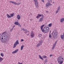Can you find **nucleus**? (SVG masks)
I'll list each match as a JSON object with an SVG mask.
<instances>
[{
	"mask_svg": "<svg viewBox=\"0 0 64 64\" xmlns=\"http://www.w3.org/2000/svg\"><path fill=\"white\" fill-rule=\"evenodd\" d=\"M6 16L8 18H11L10 16L8 14H7Z\"/></svg>",
	"mask_w": 64,
	"mask_h": 64,
	"instance_id": "nucleus-17",
	"label": "nucleus"
},
{
	"mask_svg": "<svg viewBox=\"0 0 64 64\" xmlns=\"http://www.w3.org/2000/svg\"><path fill=\"white\" fill-rule=\"evenodd\" d=\"M25 33H26L25 32H24Z\"/></svg>",
	"mask_w": 64,
	"mask_h": 64,
	"instance_id": "nucleus-56",
	"label": "nucleus"
},
{
	"mask_svg": "<svg viewBox=\"0 0 64 64\" xmlns=\"http://www.w3.org/2000/svg\"><path fill=\"white\" fill-rule=\"evenodd\" d=\"M4 37H5L6 38V40L7 39V38H8V37L6 35H5V36H4Z\"/></svg>",
	"mask_w": 64,
	"mask_h": 64,
	"instance_id": "nucleus-20",
	"label": "nucleus"
},
{
	"mask_svg": "<svg viewBox=\"0 0 64 64\" xmlns=\"http://www.w3.org/2000/svg\"><path fill=\"white\" fill-rule=\"evenodd\" d=\"M14 27H15V26H14L13 27V28H14Z\"/></svg>",
	"mask_w": 64,
	"mask_h": 64,
	"instance_id": "nucleus-51",
	"label": "nucleus"
},
{
	"mask_svg": "<svg viewBox=\"0 0 64 64\" xmlns=\"http://www.w3.org/2000/svg\"><path fill=\"white\" fill-rule=\"evenodd\" d=\"M50 32H51L50 31Z\"/></svg>",
	"mask_w": 64,
	"mask_h": 64,
	"instance_id": "nucleus-58",
	"label": "nucleus"
},
{
	"mask_svg": "<svg viewBox=\"0 0 64 64\" xmlns=\"http://www.w3.org/2000/svg\"><path fill=\"white\" fill-rule=\"evenodd\" d=\"M12 2V1H10V2Z\"/></svg>",
	"mask_w": 64,
	"mask_h": 64,
	"instance_id": "nucleus-52",
	"label": "nucleus"
},
{
	"mask_svg": "<svg viewBox=\"0 0 64 64\" xmlns=\"http://www.w3.org/2000/svg\"><path fill=\"white\" fill-rule=\"evenodd\" d=\"M57 42H55V43L54 44L56 45V43H57Z\"/></svg>",
	"mask_w": 64,
	"mask_h": 64,
	"instance_id": "nucleus-38",
	"label": "nucleus"
},
{
	"mask_svg": "<svg viewBox=\"0 0 64 64\" xmlns=\"http://www.w3.org/2000/svg\"><path fill=\"white\" fill-rule=\"evenodd\" d=\"M48 1L49 2H47L46 4V7L47 8H48V7H49L50 6H51L52 5V4H51L50 3V0H48Z\"/></svg>",
	"mask_w": 64,
	"mask_h": 64,
	"instance_id": "nucleus-6",
	"label": "nucleus"
},
{
	"mask_svg": "<svg viewBox=\"0 0 64 64\" xmlns=\"http://www.w3.org/2000/svg\"><path fill=\"white\" fill-rule=\"evenodd\" d=\"M46 62H47V59H46L45 60L44 63H46Z\"/></svg>",
	"mask_w": 64,
	"mask_h": 64,
	"instance_id": "nucleus-23",
	"label": "nucleus"
},
{
	"mask_svg": "<svg viewBox=\"0 0 64 64\" xmlns=\"http://www.w3.org/2000/svg\"><path fill=\"white\" fill-rule=\"evenodd\" d=\"M52 36H53V37L54 39L56 38L58 35V32L57 31H56L55 32H52Z\"/></svg>",
	"mask_w": 64,
	"mask_h": 64,
	"instance_id": "nucleus-4",
	"label": "nucleus"
},
{
	"mask_svg": "<svg viewBox=\"0 0 64 64\" xmlns=\"http://www.w3.org/2000/svg\"><path fill=\"white\" fill-rule=\"evenodd\" d=\"M15 5H19L18 4H17L16 2Z\"/></svg>",
	"mask_w": 64,
	"mask_h": 64,
	"instance_id": "nucleus-42",
	"label": "nucleus"
},
{
	"mask_svg": "<svg viewBox=\"0 0 64 64\" xmlns=\"http://www.w3.org/2000/svg\"><path fill=\"white\" fill-rule=\"evenodd\" d=\"M30 35L32 37H34V34L33 33H31L30 34Z\"/></svg>",
	"mask_w": 64,
	"mask_h": 64,
	"instance_id": "nucleus-12",
	"label": "nucleus"
},
{
	"mask_svg": "<svg viewBox=\"0 0 64 64\" xmlns=\"http://www.w3.org/2000/svg\"><path fill=\"white\" fill-rule=\"evenodd\" d=\"M18 5H20V3H19L18 4Z\"/></svg>",
	"mask_w": 64,
	"mask_h": 64,
	"instance_id": "nucleus-50",
	"label": "nucleus"
},
{
	"mask_svg": "<svg viewBox=\"0 0 64 64\" xmlns=\"http://www.w3.org/2000/svg\"><path fill=\"white\" fill-rule=\"evenodd\" d=\"M21 41H24V40L22 39L21 40Z\"/></svg>",
	"mask_w": 64,
	"mask_h": 64,
	"instance_id": "nucleus-39",
	"label": "nucleus"
},
{
	"mask_svg": "<svg viewBox=\"0 0 64 64\" xmlns=\"http://www.w3.org/2000/svg\"><path fill=\"white\" fill-rule=\"evenodd\" d=\"M56 45V44H54L53 47H55V46Z\"/></svg>",
	"mask_w": 64,
	"mask_h": 64,
	"instance_id": "nucleus-32",
	"label": "nucleus"
},
{
	"mask_svg": "<svg viewBox=\"0 0 64 64\" xmlns=\"http://www.w3.org/2000/svg\"><path fill=\"white\" fill-rule=\"evenodd\" d=\"M34 2H35L36 6L37 8H38V2L36 0H34Z\"/></svg>",
	"mask_w": 64,
	"mask_h": 64,
	"instance_id": "nucleus-9",
	"label": "nucleus"
},
{
	"mask_svg": "<svg viewBox=\"0 0 64 64\" xmlns=\"http://www.w3.org/2000/svg\"><path fill=\"white\" fill-rule=\"evenodd\" d=\"M59 12V10H57L56 12V13H57L58 12Z\"/></svg>",
	"mask_w": 64,
	"mask_h": 64,
	"instance_id": "nucleus-34",
	"label": "nucleus"
},
{
	"mask_svg": "<svg viewBox=\"0 0 64 64\" xmlns=\"http://www.w3.org/2000/svg\"><path fill=\"white\" fill-rule=\"evenodd\" d=\"M43 27H42V26H40V28H41V30L42 31V30H43Z\"/></svg>",
	"mask_w": 64,
	"mask_h": 64,
	"instance_id": "nucleus-22",
	"label": "nucleus"
},
{
	"mask_svg": "<svg viewBox=\"0 0 64 64\" xmlns=\"http://www.w3.org/2000/svg\"><path fill=\"white\" fill-rule=\"evenodd\" d=\"M42 36V34H40L38 35V36H39V37H41Z\"/></svg>",
	"mask_w": 64,
	"mask_h": 64,
	"instance_id": "nucleus-30",
	"label": "nucleus"
},
{
	"mask_svg": "<svg viewBox=\"0 0 64 64\" xmlns=\"http://www.w3.org/2000/svg\"><path fill=\"white\" fill-rule=\"evenodd\" d=\"M42 43V41L41 40L39 42L38 44L36 45L37 47H39L40 45H41V44Z\"/></svg>",
	"mask_w": 64,
	"mask_h": 64,
	"instance_id": "nucleus-8",
	"label": "nucleus"
},
{
	"mask_svg": "<svg viewBox=\"0 0 64 64\" xmlns=\"http://www.w3.org/2000/svg\"><path fill=\"white\" fill-rule=\"evenodd\" d=\"M49 31V28L47 27H45L43 30H42V32L47 33Z\"/></svg>",
	"mask_w": 64,
	"mask_h": 64,
	"instance_id": "nucleus-3",
	"label": "nucleus"
},
{
	"mask_svg": "<svg viewBox=\"0 0 64 64\" xmlns=\"http://www.w3.org/2000/svg\"><path fill=\"white\" fill-rule=\"evenodd\" d=\"M47 58V56H44V58Z\"/></svg>",
	"mask_w": 64,
	"mask_h": 64,
	"instance_id": "nucleus-33",
	"label": "nucleus"
},
{
	"mask_svg": "<svg viewBox=\"0 0 64 64\" xmlns=\"http://www.w3.org/2000/svg\"><path fill=\"white\" fill-rule=\"evenodd\" d=\"M29 34H27V36H29Z\"/></svg>",
	"mask_w": 64,
	"mask_h": 64,
	"instance_id": "nucleus-46",
	"label": "nucleus"
},
{
	"mask_svg": "<svg viewBox=\"0 0 64 64\" xmlns=\"http://www.w3.org/2000/svg\"><path fill=\"white\" fill-rule=\"evenodd\" d=\"M13 1H12L11 3H13Z\"/></svg>",
	"mask_w": 64,
	"mask_h": 64,
	"instance_id": "nucleus-48",
	"label": "nucleus"
},
{
	"mask_svg": "<svg viewBox=\"0 0 64 64\" xmlns=\"http://www.w3.org/2000/svg\"><path fill=\"white\" fill-rule=\"evenodd\" d=\"M14 29H15V28H14Z\"/></svg>",
	"mask_w": 64,
	"mask_h": 64,
	"instance_id": "nucleus-57",
	"label": "nucleus"
},
{
	"mask_svg": "<svg viewBox=\"0 0 64 64\" xmlns=\"http://www.w3.org/2000/svg\"><path fill=\"white\" fill-rule=\"evenodd\" d=\"M64 20V18H62L60 20V22L61 23H63V21Z\"/></svg>",
	"mask_w": 64,
	"mask_h": 64,
	"instance_id": "nucleus-14",
	"label": "nucleus"
},
{
	"mask_svg": "<svg viewBox=\"0 0 64 64\" xmlns=\"http://www.w3.org/2000/svg\"><path fill=\"white\" fill-rule=\"evenodd\" d=\"M64 60L62 56H59L57 59V61H58V63L59 64H62L63 63Z\"/></svg>",
	"mask_w": 64,
	"mask_h": 64,
	"instance_id": "nucleus-1",
	"label": "nucleus"
},
{
	"mask_svg": "<svg viewBox=\"0 0 64 64\" xmlns=\"http://www.w3.org/2000/svg\"><path fill=\"white\" fill-rule=\"evenodd\" d=\"M30 21H32V19H30Z\"/></svg>",
	"mask_w": 64,
	"mask_h": 64,
	"instance_id": "nucleus-49",
	"label": "nucleus"
},
{
	"mask_svg": "<svg viewBox=\"0 0 64 64\" xmlns=\"http://www.w3.org/2000/svg\"><path fill=\"white\" fill-rule=\"evenodd\" d=\"M12 3L13 4H15H15H16V2H12Z\"/></svg>",
	"mask_w": 64,
	"mask_h": 64,
	"instance_id": "nucleus-31",
	"label": "nucleus"
},
{
	"mask_svg": "<svg viewBox=\"0 0 64 64\" xmlns=\"http://www.w3.org/2000/svg\"><path fill=\"white\" fill-rule=\"evenodd\" d=\"M53 56V55L52 54H50V57H51V56Z\"/></svg>",
	"mask_w": 64,
	"mask_h": 64,
	"instance_id": "nucleus-40",
	"label": "nucleus"
},
{
	"mask_svg": "<svg viewBox=\"0 0 64 64\" xmlns=\"http://www.w3.org/2000/svg\"><path fill=\"white\" fill-rule=\"evenodd\" d=\"M42 16V17L40 18L39 20V22H42V21H43V20L44 19V16H43V14H38V16H36V18H40V17Z\"/></svg>",
	"mask_w": 64,
	"mask_h": 64,
	"instance_id": "nucleus-2",
	"label": "nucleus"
},
{
	"mask_svg": "<svg viewBox=\"0 0 64 64\" xmlns=\"http://www.w3.org/2000/svg\"><path fill=\"white\" fill-rule=\"evenodd\" d=\"M46 13H47V12L48 13V11H46Z\"/></svg>",
	"mask_w": 64,
	"mask_h": 64,
	"instance_id": "nucleus-54",
	"label": "nucleus"
},
{
	"mask_svg": "<svg viewBox=\"0 0 64 64\" xmlns=\"http://www.w3.org/2000/svg\"><path fill=\"white\" fill-rule=\"evenodd\" d=\"M0 55L1 56H2V57H3V56H4V54H3L2 53L0 54Z\"/></svg>",
	"mask_w": 64,
	"mask_h": 64,
	"instance_id": "nucleus-27",
	"label": "nucleus"
},
{
	"mask_svg": "<svg viewBox=\"0 0 64 64\" xmlns=\"http://www.w3.org/2000/svg\"><path fill=\"white\" fill-rule=\"evenodd\" d=\"M61 38L62 39H64V32L63 33V35H62V36H61Z\"/></svg>",
	"mask_w": 64,
	"mask_h": 64,
	"instance_id": "nucleus-13",
	"label": "nucleus"
},
{
	"mask_svg": "<svg viewBox=\"0 0 64 64\" xmlns=\"http://www.w3.org/2000/svg\"><path fill=\"white\" fill-rule=\"evenodd\" d=\"M18 64H23L22 63H20L19 62H18Z\"/></svg>",
	"mask_w": 64,
	"mask_h": 64,
	"instance_id": "nucleus-35",
	"label": "nucleus"
},
{
	"mask_svg": "<svg viewBox=\"0 0 64 64\" xmlns=\"http://www.w3.org/2000/svg\"><path fill=\"white\" fill-rule=\"evenodd\" d=\"M2 60H3V58H0V61H2Z\"/></svg>",
	"mask_w": 64,
	"mask_h": 64,
	"instance_id": "nucleus-28",
	"label": "nucleus"
},
{
	"mask_svg": "<svg viewBox=\"0 0 64 64\" xmlns=\"http://www.w3.org/2000/svg\"><path fill=\"white\" fill-rule=\"evenodd\" d=\"M52 24H48V26L50 27L52 26Z\"/></svg>",
	"mask_w": 64,
	"mask_h": 64,
	"instance_id": "nucleus-19",
	"label": "nucleus"
},
{
	"mask_svg": "<svg viewBox=\"0 0 64 64\" xmlns=\"http://www.w3.org/2000/svg\"><path fill=\"white\" fill-rule=\"evenodd\" d=\"M18 22H16L14 23L15 24H16V25H18Z\"/></svg>",
	"mask_w": 64,
	"mask_h": 64,
	"instance_id": "nucleus-24",
	"label": "nucleus"
},
{
	"mask_svg": "<svg viewBox=\"0 0 64 64\" xmlns=\"http://www.w3.org/2000/svg\"><path fill=\"white\" fill-rule=\"evenodd\" d=\"M45 26V24H43V25H42V27H43L44 26Z\"/></svg>",
	"mask_w": 64,
	"mask_h": 64,
	"instance_id": "nucleus-43",
	"label": "nucleus"
},
{
	"mask_svg": "<svg viewBox=\"0 0 64 64\" xmlns=\"http://www.w3.org/2000/svg\"><path fill=\"white\" fill-rule=\"evenodd\" d=\"M39 58H40V59H42V60H44V59H43V58L42 57H41V56L40 55H39Z\"/></svg>",
	"mask_w": 64,
	"mask_h": 64,
	"instance_id": "nucleus-16",
	"label": "nucleus"
},
{
	"mask_svg": "<svg viewBox=\"0 0 64 64\" xmlns=\"http://www.w3.org/2000/svg\"><path fill=\"white\" fill-rule=\"evenodd\" d=\"M54 47L53 46L52 47V50H53V49H54Z\"/></svg>",
	"mask_w": 64,
	"mask_h": 64,
	"instance_id": "nucleus-44",
	"label": "nucleus"
},
{
	"mask_svg": "<svg viewBox=\"0 0 64 64\" xmlns=\"http://www.w3.org/2000/svg\"><path fill=\"white\" fill-rule=\"evenodd\" d=\"M14 13H13L10 14V17H13V16H14Z\"/></svg>",
	"mask_w": 64,
	"mask_h": 64,
	"instance_id": "nucleus-15",
	"label": "nucleus"
},
{
	"mask_svg": "<svg viewBox=\"0 0 64 64\" xmlns=\"http://www.w3.org/2000/svg\"><path fill=\"white\" fill-rule=\"evenodd\" d=\"M60 9V6H59L58 8V10H59Z\"/></svg>",
	"mask_w": 64,
	"mask_h": 64,
	"instance_id": "nucleus-25",
	"label": "nucleus"
},
{
	"mask_svg": "<svg viewBox=\"0 0 64 64\" xmlns=\"http://www.w3.org/2000/svg\"><path fill=\"white\" fill-rule=\"evenodd\" d=\"M50 2H52V0H50Z\"/></svg>",
	"mask_w": 64,
	"mask_h": 64,
	"instance_id": "nucleus-45",
	"label": "nucleus"
},
{
	"mask_svg": "<svg viewBox=\"0 0 64 64\" xmlns=\"http://www.w3.org/2000/svg\"><path fill=\"white\" fill-rule=\"evenodd\" d=\"M42 2H44V0H42Z\"/></svg>",
	"mask_w": 64,
	"mask_h": 64,
	"instance_id": "nucleus-41",
	"label": "nucleus"
},
{
	"mask_svg": "<svg viewBox=\"0 0 64 64\" xmlns=\"http://www.w3.org/2000/svg\"><path fill=\"white\" fill-rule=\"evenodd\" d=\"M12 30H13L12 28L11 29V30H10V31L11 32H12Z\"/></svg>",
	"mask_w": 64,
	"mask_h": 64,
	"instance_id": "nucleus-37",
	"label": "nucleus"
},
{
	"mask_svg": "<svg viewBox=\"0 0 64 64\" xmlns=\"http://www.w3.org/2000/svg\"><path fill=\"white\" fill-rule=\"evenodd\" d=\"M49 38H52V36H51V34H50V33L49 35Z\"/></svg>",
	"mask_w": 64,
	"mask_h": 64,
	"instance_id": "nucleus-26",
	"label": "nucleus"
},
{
	"mask_svg": "<svg viewBox=\"0 0 64 64\" xmlns=\"http://www.w3.org/2000/svg\"><path fill=\"white\" fill-rule=\"evenodd\" d=\"M17 18L18 20H20V19H21V18H20L19 14H18L17 16Z\"/></svg>",
	"mask_w": 64,
	"mask_h": 64,
	"instance_id": "nucleus-11",
	"label": "nucleus"
},
{
	"mask_svg": "<svg viewBox=\"0 0 64 64\" xmlns=\"http://www.w3.org/2000/svg\"><path fill=\"white\" fill-rule=\"evenodd\" d=\"M22 30H23L24 31H26V32H27V30L26 29H25L24 28H23Z\"/></svg>",
	"mask_w": 64,
	"mask_h": 64,
	"instance_id": "nucleus-21",
	"label": "nucleus"
},
{
	"mask_svg": "<svg viewBox=\"0 0 64 64\" xmlns=\"http://www.w3.org/2000/svg\"><path fill=\"white\" fill-rule=\"evenodd\" d=\"M18 26H20V27H21V25H20V24H19V23H18Z\"/></svg>",
	"mask_w": 64,
	"mask_h": 64,
	"instance_id": "nucleus-29",
	"label": "nucleus"
},
{
	"mask_svg": "<svg viewBox=\"0 0 64 64\" xmlns=\"http://www.w3.org/2000/svg\"><path fill=\"white\" fill-rule=\"evenodd\" d=\"M54 3H55V2H52V3L53 4H54Z\"/></svg>",
	"mask_w": 64,
	"mask_h": 64,
	"instance_id": "nucleus-47",
	"label": "nucleus"
},
{
	"mask_svg": "<svg viewBox=\"0 0 64 64\" xmlns=\"http://www.w3.org/2000/svg\"><path fill=\"white\" fill-rule=\"evenodd\" d=\"M24 47V46L23 45H22V46H21V48H20V49L21 50H23V48Z\"/></svg>",
	"mask_w": 64,
	"mask_h": 64,
	"instance_id": "nucleus-18",
	"label": "nucleus"
},
{
	"mask_svg": "<svg viewBox=\"0 0 64 64\" xmlns=\"http://www.w3.org/2000/svg\"><path fill=\"white\" fill-rule=\"evenodd\" d=\"M6 32H4L2 33V34H5V33H6Z\"/></svg>",
	"mask_w": 64,
	"mask_h": 64,
	"instance_id": "nucleus-36",
	"label": "nucleus"
},
{
	"mask_svg": "<svg viewBox=\"0 0 64 64\" xmlns=\"http://www.w3.org/2000/svg\"><path fill=\"white\" fill-rule=\"evenodd\" d=\"M19 44V41L18 40H17L14 45L13 48H15L16 47L17 45V44Z\"/></svg>",
	"mask_w": 64,
	"mask_h": 64,
	"instance_id": "nucleus-7",
	"label": "nucleus"
},
{
	"mask_svg": "<svg viewBox=\"0 0 64 64\" xmlns=\"http://www.w3.org/2000/svg\"><path fill=\"white\" fill-rule=\"evenodd\" d=\"M18 51V49H17L15 50L13 52H12V54H14V53H17V52Z\"/></svg>",
	"mask_w": 64,
	"mask_h": 64,
	"instance_id": "nucleus-10",
	"label": "nucleus"
},
{
	"mask_svg": "<svg viewBox=\"0 0 64 64\" xmlns=\"http://www.w3.org/2000/svg\"><path fill=\"white\" fill-rule=\"evenodd\" d=\"M28 32H29V31H28Z\"/></svg>",
	"mask_w": 64,
	"mask_h": 64,
	"instance_id": "nucleus-55",
	"label": "nucleus"
},
{
	"mask_svg": "<svg viewBox=\"0 0 64 64\" xmlns=\"http://www.w3.org/2000/svg\"><path fill=\"white\" fill-rule=\"evenodd\" d=\"M12 30H13V29H14V28H12Z\"/></svg>",
	"mask_w": 64,
	"mask_h": 64,
	"instance_id": "nucleus-53",
	"label": "nucleus"
},
{
	"mask_svg": "<svg viewBox=\"0 0 64 64\" xmlns=\"http://www.w3.org/2000/svg\"><path fill=\"white\" fill-rule=\"evenodd\" d=\"M0 40L1 41L2 43L4 42V41H6L7 40H6V38H4V39H3V37L2 36V35H1L0 36Z\"/></svg>",
	"mask_w": 64,
	"mask_h": 64,
	"instance_id": "nucleus-5",
	"label": "nucleus"
}]
</instances>
